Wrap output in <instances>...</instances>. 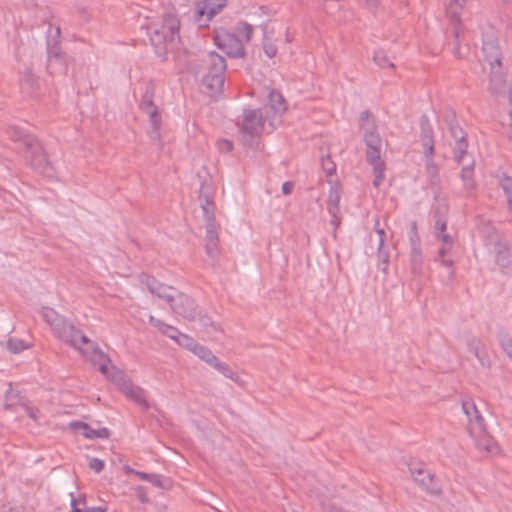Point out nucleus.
<instances>
[{
	"label": "nucleus",
	"mask_w": 512,
	"mask_h": 512,
	"mask_svg": "<svg viewBox=\"0 0 512 512\" xmlns=\"http://www.w3.org/2000/svg\"><path fill=\"white\" fill-rule=\"evenodd\" d=\"M135 475H136L137 477H139L140 479H142V480H146V481H149V482H153L152 476H151V475H148V474H146V473H144V472L137 471V472H135Z\"/></svg>",
	"instance_id": "38"
},
{
	"label": "nucleus",
	"mask_w": 512,
	"mask_h": 512,
	"mask_svg": "<svg viewBox=\"0 0 512 512\" xmlns=\"http://www.w3.org/2000/svg\"><path fill=\"white\" fill-rule=\"evenodd\" d=\"M23 2L28 7H34L36 5V0H23Z\"/></svg>",
	"instance_id": "39"
},
{
	"label": "nucleus",
	"mask_w": 512,
	"mask_h": 512,
	"mask_svg": "<svg viewBox=\"0 0 512 512\" xmlns=\"http://www.w3.org/2000/svg\"><path fill=\"white\" fill-rule=\"evenodd\" d=\"M502 188L507 198L510 210L512 211V179L505 178L502 180Z\"/></svg>",
	"instance_id": "29"
},
{
	"label": "nucleus",
	"mask_w": 512,
	"mask_h": 512,
	"mask_svg": "<svg viewBox=\"0 0 512 512\" xmlns=\"http://www.w3.org/2000/svg\"><path fill=\"white\" fill-rule=\"evenodd\" d=\"M491 89L496 94H502L507 99L509 105V115L512 117V84L504 83L503 88H498L496 84H492Z\"/></svg>",
	"instance_id": "22"
},
{
	"label": "nucleus",
	"mask_w": 512,
	"mask_h": 512,
	"mask_svg": "<svg viewBox=\"0 0 512 512\" xmlns=\"http://www.w3.org/2000/svg\"><path fill=\"white\" fill-rule=\"evenodd\" d=\"M211 367L215 368L219 373L231 380H236L237 378L236 372L227 363L221 361L218 357L211 365Z\"/></svg>",
	"instance_id": "21"
},
{
	"label": "nucleus",
	"mask_w": 512,
	"mask_h": 512,
	"mask_svg": "<svg viewBox=\"0 0 512 512\" xmlns=\"http://www.w3.org/2000/svg\"><path fill=\"white\" fill-rule=\"evenodd\" d=\"M468 0H450L446 9V15L449 18L451 24L455 27V30L461 26V16L465 9Z\"/></svg>",
	"instance_id": "14"
},
{
	"label": "nucleus",
	"mask_w": 512,
	"mask_h": 512,
	"mask_svg": "<svg viewBox=\"0 0 512 512\" xmlns=\"http://www.w3.org/2000/svg\"><path fill=\"white\" fill-rule=\"evenodd\" d=\"M374 61L377 64V66L380 67L381 69H385V70H393L394 69V64H393L392 60L386 53H384L382 51H378L375 53Z\"/></svg>",
	"instance_id": "23"
},
{
	"label": "nucleus",
	"mask_w": 512,
	"mask_h": 512,
	"mask_svg": "<svg viewBox=\"0 0 512 512\" xmlns=\"http://www.w3.org/2000/svg\"><path fill=\"white\" fill-rule=\"evenodd\" d=\"M207 239H208L207 250L209 253H213L217 249V244H218V235H217V232L213 228H210L207 231Z\"/></svg>",
	"instance_id": "28"
},
{
	"label": "nucleus",
	"mask_w": 512,
	"mask_h": 512,
	"mask_svg": "<svg viewBox=\"0 0 512 512\" xmlns=\"http://www.w3.org/2000/svg\"><path fill=\"white\" fill-rule=\"evenodd\" d=\"M9 349L13 352H20L28 348V345H26L23 341L11 339L8 342Z\"/></svg>",
	"instance_id": "31"
},
{
	"label": "nucleus",
	"mask_w": 512,
	"mask_h": 512,
	"mask_svg": "<svg viewBox=\"0 0 512 512\" xmlns=\"http://www.w3.org/2000/svg\"><path fill=\"white\" fill-rule=\"evenodd\" d=\"M509 257H510V253L508 250H506L505 255H502L501 253L496 255V261L499 263V265L505 266L507 264L506 260Z\"/></svg>",
	"instance_id": "36"
},
{
	"label": "nucleus",
	"mask_w": 512,
	"mask_h": 512,
	"mask_svg": "<svg viewBox=\"0 0 512 512\" xmlns=\"http://www.w3.org/2000/svg\"><path fill=\"white\" fill-rule=\"evenodd\" d=\"M151 40L156 46H173L180 42V20L176 13L164 14L150 26Z\"/></svg>",
	"instance_id": "2"
},
{
	"label": "nucleus",
	"mask_w": 512,
	"mask_h": 512,
	"mask_svg": "<svg viewBox=\"0 0 512 512\" xmlns=\"http://www.w3.org/2000/svg\"><path fill=\"white\" fill-rule=\"evenodd\" d=\"M437 239L441 243L439 248V257L441 263L445 266H451L452 260L450 258V254L453 247V239L448 233H446L445 223L440 224Z\"/></svg>",
	"instance_id": "13"
},
{
	"label": "nucleus",
	"mask_w": 512,
	"mask_h": 512,
	"mask_svg": "<svg viewBox=\"0 0 512 512\" xmlns=\"http://www.w3.org/2000/svg\"><path fill=\"white\" fill-rule=\"evenodd\" d=\"M424 150L428 156H431L433 154V142L431 138L428 136L425 137L424 139Z\"/></svg>",
	"instance_id": "35"
},
{
	"label": "nucleus",
	"mask_w": 512,
	"mask_h": 512,
	"mask_svg": "<svg viewBox=\"0 0 512 512\" xmlns=\"http://www.w3.org/2000/svg\"><path fill=\"white\" fill-rule=\"evenodd\" d=\"M215 43L225 53L231 56L243 55V45L238 40L235 32L224 28H219L215 32Z\"/></svg>",
	"instance_id": "11"
},
{
	"label": "nucleus",
	"mask_w": 512,
	"mask_h": 512,
	"mask_svg": "<svg viewBox=\"0 0 512 512\" xmlns=\"http://www.w3.org/2000/svg\"><path fill=\"white\" fill-rule=\"evenodd\" d=\"M362 129L364 130V137L367 145L366 154L369 164L372 166L384 162L381 159V140L375 133L373 122H371L368 117L363 121Z\"/></svg>",
	"instance_id": "8"
},
{
	"label": "nucleus",
	"mask_w": 512,
	"mask_h": 512,
	"mask_svg": "<svg viewBox=\"0 0 512 512\" xmlns=\"http://www.w3.org/2000/svg\"><path fill=\"white\" fill-rule=\"evenodd\" d=\"M193 354L199 357L202 361L207 363L209 366H211L215 360L217 359V356L207 347L197 344L196 348L193 351Z\"/></svg>",
	"instance_id": "20"
},
{
	"label": "nucleus",
	"mask_w": 512,
	"mask_h": 512,
	"mask_svg": "<svg viewBox=\"0 0 512 512\" xmlns=\"http://www.w3.org/2000/svg\"><path fill=\"white\" fill-rule=\"evenodd\" d=\"M217 148L221 153H228L233 149V143L228 139H219Z\"/></svg>",
	"instance_id": "32"
},
{
	"label": "nucleus",
	"mask_w": 512,
	"mask_h": 512,
	"mask_svg": "<svg viewBox=\"0 0 512 512\" xmlns=\"http://www.w3.org/2000/svg\"><path fill=\"white\" fill-rule=\"evenodd\" d=\"M475 447L486 455H498L501 453V447L493 436L487 431L486 424L468 432Z\"/></svg>",
	"instance_id": "9"
},
{
	"label": "nucleus",
	"mask_w": 512,
	"mask_h": 512,
	"mask_svg": "<svg viewBox=\"0 0 512 512\" xmlns=\"http://www.w3.org/2000/svg\"><path fill=\"white\" fill-rule=\"evenodd\" d=\"M209 65L211 70L205 75L203 85L214 95L221 92L224 84L225 60L219 55H210Z\"/></svg>",
	"instance_id": "7"
},
{
	"label": "nucleus",
	"mask_w": 512,
	"mask_h": 512,
	"mask_svg": "<svg viewBox=\"0 0 512 512\" xmlns=\"http://www.w3.org/2000/svg\"><path fill=\"white\" fill-rule=\"evenodd\" d=\"M203 210L208 219H211L214 214V204L211 201H206V204L203 206Z\"/></svg>",
	"instance_id": "34"
},
{
	"label": "nucleus",
	"mask_w": 512,
	"mask_h": 512,
	"mask_svg": "<svg viewBox=\"0 0 512 512\" xmlns=\"http://www.w3.org/2000/svg\"><path fill=\"white\" fill-rule=\"evenodd\" d=\"M268 107L274 114H283L287 110L286 101L283 96L276 91H272L268 98Z\"/></svg>",
	"instance_id": "17"
},
{
	"label": "nucleus",
	"mask_w": 512,
	"mask_h": 512,
	"mask_svg": "<svg viewBox=\"0 0 512 512\" xmlns=\"http://www.w3.org/2000/svg\"><path fill=\"white\" fill-rule=\"evenodd\" d=\"M175 342L179 346L191 351L192 353L198 344L193 338H191L185 334H182L180 332L178 333V335L175 339Z\"/></svg>",
	"instance_id": "24"
},
{
	"label": "nucleus",
	"mask_w": 512,
	"mask_h": 512,
	"mask_svg": "<svg viewBox=\"0 0 512 512\" xmlns=\"http://www.w3.org/2000/svg\"><path fill=\"white\" fill-rule=\"evenodd\" d=\"M109 368L107 372H103L97 366H95L103 375L110 378L115 384L119 387V389L130 399L135 401L138 404H145V393L144 391L135 386L129 378H127L120 370L116 369L111 361L109 360Z\"/></svg>",
	"instance_id": "5"
},
{
	"label": "nucleus",
	"mask_w": 512,
	"mask_h": 512,
	"mask_svg": "<svg viewBox=\"0 0 512 512\" xmlns=\"http://www.w3.org/2000/svg\"><path fill=\"white\" fill-rule=\"evenodd\" d=\"M41 315L58 337L79 350L94 366H97L103 372L108 371L110 367L109 358L97 349L94 343L85 335L68 324L54 309L44 307Z\"/></svg>",
	"instance_id": "1"
},
{
	"label": "nucleus",
	"mask_w": 512,
	"mask_h": 512,
	"mask_svg": "<svg viewBox=\"0 0 512 512\" xmlns=\"http://www.w3.org/2000/svg\"><path fill=\"white\" fill-rule=\"evenodd\" d=\"M229 0H197L194 5L193 18L199 27H208L215 16L222 13Z\"/></svg>",
	"instance_id": "4"
},
{
	"label": "nucleus",
	"mask_w": 512,
	"mask_h": 512,
	"mask_svg": "<svg viewBox=\"0 0 512 512\" xmlns=\"http://www.w3.org/2000/svg\"><path fill=\"white\" fill-rule=\"evenodd\" d=\"M89 467L95 472H100L104 468V462L97 458H92L89 461Z\"/></svg>",
	"instance_id": "33"
},
{
	"label": "nucleus",
	"mask_w": 512,
	"mask_h": 512,
	"mask_svg": "<svg viewBox=\"0 0 512 512\" xmlns=\"http://www.w3.org/2000/svg\"><path fill=\"white\" fill-rule=\"evenodd\" d=\"M147 112L150 115L152 124L154 127H158L161 121V117L157 109L153 105H148Z\"/></svg>",
	"instance_id": "30"
},
{
	"label": "nucleus",
	"mask_w": 512,
	"mask_h": 512,
	"mask_svg": "<svg viewBox=\"0 0 512 512\" xmlns=\"http://www.w3.org/2000/svg\"><path fill=\"white\" fill-rule=\"evenodd\" d=\"M71 512H106L105 507H93L89 508L86 505L84 497L72 499L71 501Z\"/></svg>",
	"instance_id": "19"
},
{
	"label": "nucleus",
	"mask_w": 512,
	"mask_h": 512,
	"mask_svg": "<svg viewBox=\"0 0 512 512\" xmlns=\"http://www.w3.org/2000/svg\"><path fill=\"white\" fill-rule=\"evenodd\" d=\"M157 293L176 314L187 319L195 318L196 306L187 295L169 286H160Z\"/></svg>",
	"instance_id": "3"
},
{
	"label": "nucleus",
	"mask_w": 512,
	"mask_h": 512,
	"mask_svg": "<svg viewBox=\"0 0 512 512\" xmlns=\"http://www.w3.org/2000/svg\"><path fill=\"white\" fill-rule=\"evenodd\" d=\"M462 411L468 419L467 431L470 432L477 427L485 425L484 417L478 409L476 403L472 399L462 401Z\"/></svg>",
	"instance_id": "12"
},
{
	"label": "nucleus",
	"mask_w": 512,
	"mask_h": 512,
	"mask_svg": "<svg viewBox=\"0 0 512 512\" xmlns=\"http://www.w3.org/2000/svg\"><path fill=\"white\" fill-rule=\"evenodd\" d=\"M71 429L75 431L76 433L81 434L83 437L87 439H94V438H108L109 437V431L106 428H101L98 430H94L90 428L87 424L83 422H74L70 425Z\"/></svg>",
	"instance_id": "15"
},
{
	"label": "nucleus",
	"mask_w": 512,
	"mask_h": 512,
	"mask_svg": "<svg viewBox=\"0 0 512 512\" xmlns=\"http://www.w3.org/2000/svg\"><path fill=\"white\" fill-rule=\"evenodd\" d=\"M5 407L7 409H14L19 414V419L28 417L33 422L37 423L41 417L40 411L25 402H22L18 393L10 389L5 396Z\"/></svg>",
	"instance_id": "10"
},
{
	"label": "nucleus",
	"mask_w": 512,
	"mask_h": 512,
	"mask_svg": "<svg viewBox=\"0 0 512 512\" xmlns=\"http://www.w3.org/2000/svg\"><path fill=\"white\" fill-rule=\"evenodd\" d=\"M264 122L257 111H245L240 125L241 139L247 145L258 143Z\"/></svg>",
	"instance_id": "6"
},
{
	"label": "nucleus",
	"mask_w": 512,
	"mask_h": 512,
	"mask_svg": "<svg viewBox=\"0 0 512 512\" xmlns=\"http://www.w3.org/2000/svg\"><path fill=\"white\" fill-rule=\"evenodd\" d=\"M150 323L153 324L154 326H157L164 335L175 341L179 333L178 330L169 325L161 324L159 321H156L153 317H150Z\"/></svg>",
	"instance_id": "25"
},
{
	"label": "nucleus",
	"mask_w": 512,
	"mask_h": 512,
	"mask_svg": "<svg viewBox=\"0 0 512 512\" xmlns=\"http://www.w3.org/2000/svg\"><path fill=\"white\" fill-rule=\"evenodd\" d=\"M293 190V184L290 183V182H285L283 185H282V191L284 194L288 195L292 192Z\"/></svg>",
	"instance_id": "37"
},
{
	"label": "nucleus",
	"mask_w": 512,
	"mask_h": 512,
	"mask_svg": "<svg viewBox=\"0 0 512 512\" xmlns=\"http://www.w3.org/2000/svg\"><path fill=\"white\" fill-rule=\"evenodd\" d=\"M509 136L512 139V117L510 118V124H509Z\"/></svg>",
	"instance_id": "41"
},
{
	"label": "nucleus",
	"mask_w": 512,
	"mask_h": 512,
	"mask_svg": "<svg viewBox=\"0 0 512 512\" xmlns=\"http://www.w3.org/2000/svg\"><path fill=\"white\" fill-rule=\"evenodd\" d=\"M123 469H124L125 473L135 475V472H136V471H135V470H133V469H132V468H130V467L125 466Z\"/></svg>",
	"instance_id": "40"
},
{
	"label": "nucleus",
	"mask_w": 512,
	"mask_h": 512,
	"mask_svg": "<svg viewBox=\"0 0 512 512\" xmlns=\"http://www.w3.org/2000/svg\"><path fill=\"white\" fill-rule=\"evenodd\" d=\"M200 332L202 334V338L206 341L219 345L224 343L225 334L223 330L215 324L205 326Z\"/></svg>",
	"instance_id": "16"
},
{
	"label": "nucleus",
	"mask_w": 512,
	"mask_h": 512,
	"mask_svg": "<svg viewBox=\"0 0 512 512\" xmlns=\"http://www.w3.org/2000/svg\"><path fill=\"white\" fill-rule=\"evenodd\" d=\"M5 512H19V511L16 508L9 507V508L5 509Z\"/></svg>",
	"instance_id": "42"
},
{
	"label": "nucleus",
	"mask_w": 512,
	"mask_h": 512,
	"mask_svg": "<svg viewBox=\"0 0 512 512\" xmlns=\"http://www.w3.org/2000/svg\"><path fill=\"white\" fill-rule=\"evenodd\" d=\"M238 37V40L243 45L246 42H249L252 39L253 36V27L252 25L246 23V22H240L238 23L234 30H233Z\"/></svg>",
	"instance_id": "18"
},
{
	"label": "nucleus",
	"mask_w": 512,
	"mask_h": 512,
	"mask_svg": "<svg viewBox=\"0 0 512 512\" xmlns=\"http://www.w3.org/2000/svg\"><path fill=\"white\" fill-rule=\"evenodd\" d=\"M372 168H373V172H374V176H375L374 182H373L374 186L379 187L384 180L385 163L382 162V163L372 165Z\"/></svg>",
	"instance_id": "26"
},
{
	"label": "nucleus",
	"mask_w": 512,
	"mask_h": 512,
	"mask_svg": "<svg viewBox=\"0 0 512 512\" xmlns=\"http://www.w3.org/2000/svg\"><path fill=\"white\" fill-rule=\"evenodd\" d=\"M263 51L268 58H274L278 53V47L271 39H265L263 42Z\"/></svg>",
	"instance_id": "27"
}]
</instances>
